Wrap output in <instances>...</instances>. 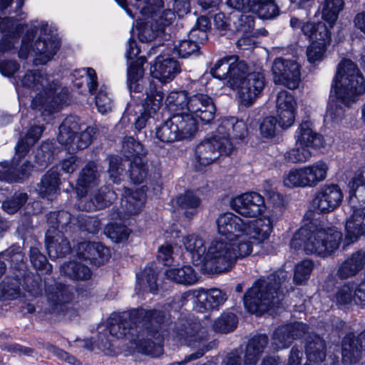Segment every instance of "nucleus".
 <instances>
[{
	"label": "nucleus",
	"instance_id": "obj_38",
	"mask_svg": "<svg viewBox=\"0 0 365 365\" xmlns=\"http://www.w3.org/2000/svg\"><path fill=\"white\" fill-rule=\"evenodd\" d=\"M365 264V254L362 251L353 253L339 267L337 274L341 278H349L356 275Z\"/></svg>",
	"mask_w": 365,
	"mask_h": 365
},
{
	"label": "nucleus",
	"instance_id": "obj_42",
	"mask_svg": "<svg viewBox=\"0 0 365 365\" xmlns=\"http://www.w3.org/2000/svg\"><path fill=\"white\" fill-rule=\"evenodd\" d=\"M310 188L315 187L319 183L324 181L327 177L329 165L319 160L311 165L304 166Z\"/></svg>",
	"mask_w": 365,
	"mask_h": 365
},
{
	"label": "nucleus",
	"instance_id": "obj_1",
	"mask_svg": "<svg viewBox=\"0 0 365 365\" xmlns=\"http://www.w3.org/2000/svg\"><path fill=\"white\" fill-rule=\"evenodd\" d=\"M163 317L161 311L133 309L110 322L108 330L113 336L128 339L138 351L157 357L163 351V337L158 329Z\"/></svg>",
	"mask_w": 365,
	"mask_h": 365
},
{
	"label": "nucleus",
	"instance_id": "obj_47",
	"mask_svg": "<svg viewBox=\"0 0 365 365\" xmlns=\"http://www.w3.org/2000/svg\"><path fill=\"white\" fill-rule=\"evenodd\" d=\"M306 354L309 363L322 361L326 356L324 341L319 336H313L307 341Z\"/></svg>",
	"mask_w": 365,
	"mask_h": 365
},
{
	"label": "nucleus",
	"instance_id": "obj_5",
	"mask_svg": "<svg viewBox=\"0 0 365 365\" xmlns=\"http://www.w3.org/2000/svg\"><path fill=\"white\" fill-rule=\"evenodd\" d=\"M288 281L289 274L284 269L256 280L244 295L245 308L250 313L260 314L277 307L282 299L283 289L287 290Z\"/></svg>",
	"mask_w": 365,
	"mask_h": 365
},
{
	"label": "nucleus",
	"instance_id": "obj_55",
	"mask_svg": "<svg viewBox=\"0 0 365 365\" xmlns=\"http://www.w3.org/2000/svg\"><path fill=\"white\" fill-rule=\"evenodd\" d=\"M130 178L134 183H141L147 178L148 165L143 158L131 160L129 168Z\"/></svg>",
	"mask_w": 365,
	"mask_h": 365
},
{
	"label": "nucleus",
	"instance_id": "obj_58",
	"mask_svg": "<svg viewBox=\"0 0 365 365\" xmlns=\"http://www.w3.org/2000/svg\"><path fill=\"white\" fill-rule=\"evenodd\" d=\"M314 264L312 261L305 259L298 263L294 269V282L297 284H302L309 277L312 272Z\"/></svg>",
	"mask_w": 365,
	"mask_h": 365
},
{
	"label": "nucleus",
	"instance_id": "obj_22",
	"mask_svg": "<svg viewBox=\"0 0 365 365\" xmlns=\"http://www.w3.org/2000/svg\"><path fill=\"white\" fill-rule=\"evenodd\" d=\"M307 330V325L302 322H294L279 327L273 334L272 346L277 351L287 348L293 340L302 337Z\"/></svg>",
	"mask_w": 365,
	"mask_h": 365
},
{
	"label": "nucleus",
	"instance_id": "obj_14",
	"mask_svg": "<svg viewBox=\"0 0 365 365\" xmlns=\"http://www.w3.org/2000/svg\"><path fill=\"white\" fill-rule=\"evenodd\" d=\"M247 65L238 61L235 56H225L218 60L211 68L210 73L215 78L225 81L227 86L237 89L247 78Z\"/></svg>",
	"mask_w": 365,
	"mask_h": 365
},
{
	"label": "nucleus",
	"instance_id": "obj_57",
	"mask_svg": "<svg viewBox=\"0 0 365 365\" xmlns=\"http://www.w3.org/2000/svg\"><path fill=\"white\" fill-rule=\"evenodd\" d=\"M232 31H237L243 34L249 33L255 26L254 18L251 15H232L230 16Z\"/></svg>",
	"mask_w": 365,
	"mask_h": 365
},
{
	"label": "nucleus",
	"instance_id": "obj_56",
	"mask_svg": "<svg viewBox=\"0 0 365 365\" xmlns=\"http://www.w3.org/2000/svg\"><path fill=\"white\" fill-rule=\"evenodd\" d=\"M237 324V318L233 313H223L214 322L212 328L215 331L228 333L233 331Z\"/></svg>",
	"mask_w": 365,
	"mask_h": 365
},
{
	"label": "nucleus",
	"instance_id": "obj_3",
	"mask_svg": "<svg viewBox=\"0 0 365 365\" xmlns=\"http://www.w3.org/2000/svg\"><path fill=\"white\" fill-rule=\"evenodd\" d=\"M331 99L326 112V118L338 123L343 119L346 108L365 93V79L357 66L349 59H343L337 66L333 79Z\"/></svg>",
	"mask_w": 365,
	"mask_h": 365
},
{
	"label": "nucleus",
	"instance_id": "obj_29",
	"mask_svg": "<svg viewBox=\"0 0 365 365\" xmlns=\"http://www.w3.org/2000/svg\"><path fill=\"white\" fill-rule=\"evenodd\" d=\"M201 308L205 310L217 309L227 299L225 292L218 289L210 290L200 289L193 292Z\"/></svg>",
	"mask_w": 365,
	"mask_h": 365
},
{
	"label": "nucleus",
	"instance_id": "obj_32",
	"mask_svg": "<svg viewBox=\"0 0 365 365\" xmlns=\"http://www.w3.org/2000/svg\"><path fill=\"white\" fill-rule=\"evenodd\" d=\"M45 242L51 257H61L71 252L68 241L60 232H52L51 229H48Z\"/></svg>",
	"mask_w": 365,
	"mask_h": 365
},
{
	"label": "nucleus",
	"instance_id": "obj_43",
	"mask_svg": "<svg viewBox=\"0 0 365 365\" xmlns=\"http://www.w3.org/2000/svg\"><path fill=\"white\" fill-rule=\"evenodd\" d=\"M252 12L264 19H271L279 15V9L275 0H252Z\"/></svg>",
	"mask_w": 365,
	"mask_h": 365
},
{
	"label": "nucleus",
	"instance_id": "obj_30",
	"mask_svg": "<svg viewBox=\"0 0 365 365\" xmlns=\"http://www.w3.org/2000/svg\"><path fill=\"white\" fill-rule=\"evenodd\" d=\"M296 145H304L310 148H318L322 145V138L312 128L310 121H303L294 134Z\"/></svg>",
	"mask_w": 365,
	"mask_h": 365
},
{
	"label": "nucleus",
	"instance_id": "obj_35",
	"mask_svg": "<svg viewBox=\"0 0 365 365\" xmlns=\"http://www.w3.org/2000/svg\"><path fill=\"white\" fill-rule=\"evenodd\" d=\"M266 335H257L248 342L245 352V365H256L264 348L267 345Z\"/></svg>",
	"mask_w": 365,
	"mask_h": 365
},
{
	"label": "nucleus",
	"instance_id": "obj_44",
	"mask_svg": "<svg viewBox=\"0 0 365 365\" xmlns=\"http://www.w3.org/2000/svg\"><path fill=\"white\" fill-rule=\"evenodd\" d=\"M47 222L52 232H60L58 227L63 230L69 225H77L78 217H72L67 211L50 212L47 216Z\"/></svg>",
	"mask_w": 365,
	"mask_h": 365
},
{
	"label": "nucleus",
	"instance_id": "obj_48",
	"mask_svg": "<svg viewBox=\"0 0 365 365\" xmlns=\"http://www.w3.org/2000/svg\"><path fill=\"white\" fill-rule=\"evenodd\" d=\"M155 136L158 140L166 143L181 140L172 117L156 128Z\"/></svg>",
	"mask_w": 365,
	"mask_h": 365
},
{
	"label": "nucleus",
	"instance_id": "obj_16",
	"mask_svg": "<svg viewBox=\"0 0 365 365\" xmlns=\"http://www.w3.org/2000/svg\"><path fill=\"white\" fill-rule=\"evenodd\" d=\"M273 79L275 83L289 89H295L300 81L299 65L291 60L277 58L272 66Z\"/></svg>",
	"mask_w": 365,
	"mask_h": 365
},
{
	"label": "nucleus",
	"instance_id": "obj_23",
	"mask_svg": "<svg viewBox=\"0 0 365 365\" xmlns=\"http://www.w3.org/2000/svg\"><path fill=\"white\" fill-rule=\"evenodd\" d=\"M101 171L94 161L87 163L79 172L76 182V193L79 197L93 190L100 183Z\"/></svg>",
	"mask_w": 365,
	"mask_h": 365
},
{
	"label": "nucleus",
	"instance_id": "obj_52",
	"mask_svg": "<svg viewBox=\"0 0 365 365\" xmlns=\"http://www.w3.org/2000/svg\"><path fill=\"white\" fill-rule=\"evenodd\" d=\"M137 277L139 289H142L143 292L154 293L157 290V275L152 268H145Z\"/></svg>",
	"mask_w": 365,
	"mask_h": 365
},
{
	"label": "nucleus",
	"instance_id": "obj_26",
	"mask_svg": "<svg viewBox=\"0 0 365 365\" xmlns=\"http://www.w3.org/2000/svg\"><path fill=\"white\" fill-rule=\"evenodd\" d=\"M180 71V67L177 61L163 56H158L150 67L152 76L164 83L173 80Z\"/></svg>",
	"mask_w": 365,
	"mask_h": 365
},
{
	"label": "nucleus",
	"instance_id": "obj_12",
	"mask_svg": "<svg viewBox=\"0 0 365 365\" xmlns=\"http://www.w3.org/2000/svg\"><path fill=\"white\" fill-rule=\"evenodd\" d=\"M96 133V128L91 126L83 130L76 117L68 116L59 126L57 139L68 151L75 152L87 148Z\"/></svg>",
	"mask_w": 365,
	"mask_h": 365
},
{
	"label": "nucleus",
	"instance_id": "obj_8",
	"mask_svg": "<svg viewBox=\"0 0 365 365\" xmlns=\"http://www.w3.org/2000/svg\"><path fill=\"white\" fill-rule=\"evenodd\" d=\"M349 186L352 192L349 198L352 212L346 220L345 238L354 242L365 235V166L354 175Z\"/></svg>",
	"mask_w": 365,
	"mask_h": 365
},
{
	"label": "nucleus",
	"instance_id": "obj_45",
	"mask_svg": "<svg viewBox=\"0 0 365 365\" xmlns=\"http://www.w3.org/2000/svg\"><path fill=\"white\" fill-rule=\"evenodd\" d=\"M283 184L289 188L310 187L305 170L303 167L292 168L283 175Z\"/></svg>",
	"mask_w": 365,
	"mask_h": 365
},
{
	"label": "nucleus",
	"instance_id": "obj_54",
	"mask_svg": "<svg viewBox=\"0 0 365 365\" xmlns=\"http://www.w3.org/2000/svg\"><path fill=\"white\" fill-rule=\"evenodd\" d=\"M122 153L128 160H133L135 158H142L145 151L143 145L135 140L133 137L124 139L122 146Z\"/></svg>",
	"mask_w": 365,
	"mask_h": 365
},
{
	"label": "nucleus",
	"instance_id": "obj_7",
	"mask_svg": "<svg viewBox=\"0 0 365 365\" xmlns=\"http://www.w3.org/2000/svg\"><path fill=\"white\" fill-rule=\"evenodd\" d=\"M341 239L342 234L336 229L310 223L294 235L290 245L295 249L303 245L307 254L324 258L339 248Z\"/></svg>",
	"mask_w": 365,
	"mask_h": 365
},
{
	"label": "nucleus",
	"instance_id": "obj_59",
	"mask_svg": "<svg viewBox=\"0 0 365 365\" xmlns=\"http://www.w3.org/2000/svg\"><path fill=\"white\" fill-rule=\"evenodd\" d=\"M330 41H314L307 48V56L310 63L321 61L324 55L327 44Z\"/></svg>",
	"mask_w": 365,
	"mask_h": 365
},
{
	"label": "nucleus",
	"instance_id": "obj_63",
	"mask_svg": "<svg viewBox=\"0 0 365 365\" xmlns=\"http://www.w3.org/2000/svg\"><path fill=\"white\" fill-rule=\"evenodd\" d=\"M30 260L36 269L45 270L46 272H51V265L48 263L46 256L41 253L38 248H31Z\"/></svg>",
	"mask_w": 365,
	"mask_h": 365
},
{
	"label": "nucleus",
	"instance_id": "obj_60",
	"mask_svg": "<svg viewBox=\"0 0 365 365\" xmlns=\"http://www.w3.org/2000/svg\"><path fill=\"white\" fill-rule=\"evenodd\" d=\"M107 236L115 242H120L126 239L130 232L128 229L121 224L110 223L105 230Z\"/></svg>",
	"mask_w": 365,
	"mask_h": 365
},
{
	"label": "nucleus",
	"instance_id": "obj_51",
	"mask_svg": "<svg viewBox=\"0 0 365 365\" xmlns=\"http://www.w3.org/2000/svg\"><path fill=\"white\" fill-rule=\"evenodd\" d=\"M296 146L284 153V160L290 163H304L309 161L312 156L310 148L304 145Z\"/></svg>",
	"mask_w": 365,
	"mask_h": 365
},
{
	"label": "nucleus",
	"instance_id": "obj_21",
	"mask_svg": "<svg viewBox=\"0 0 365 365\" xmlns=\"http://www.w3.org/2000/svg\"><path fill=\"white\" fill-rule=\"evenodd\" d=\"M189 113L204 123H210L215 118L216 107L208 95L197 93L190 96Z\"/></svg>",
	"mask_w": 365,
	"mask_h": 365
},
{
	"label": "nucleus",
	"instance_id": "obj_25",
	"mask_svg": "<svg viewBox=\"0 0 365 365\" xmlns=\"http://www.w3.org/2000/svg\"><path fill=\"white\" fill-rule=\"evenodd\" d=\"M88 193V200L86 197H79L78 207L82 210L93 211L103 209L109 206L116 197L115 192L106 187L95 191L92 190Z\"/></svg>",
	"mask_w": 365,
	"mask_h": 365
},
{
	"label": "nucleus",
	"instance_id": "obj_41",
	"mask_svg": "<svg viewBox=\"0 0 365 365\" xmlns=\"http://www.w3.org/2000/svg\"><path fill=\"white\" fill-rule=\"evenodd\" d=\"M165 105L173 115L187 113L189 110L190 97L185 91H171L167 96Z\"/></svg>",
	"mask_w": 365,
	"mask_h": 365
},
{
	"label": "nucleus",
	"instance_id": "obj_15",
	"mask_svg": "<svg viewBox=\"0 0 365 365\" xmlns=\"http://www.w3.org/2000/svg\"><path fill=\"white\" fill-rule=\"evenodd\" d=\"M343 200V193L335 184L320 187L312 200V207L317 213H329L338 207Z\"/></svg>",
	"mask_w": 365,
	"mask_h": 365
},
{
	"label": "nucleus",
	"instance_id": "obj_4",
	"mask_svg": "<svg viewBox=\"0 0 365 365\" xmlns=\"http://www.w3.org/2000/svg\"><path fill=\"white\" fill-rule=\"evenodd\" d=\"M181 242L193 263L200 265L207 274L227 272L233 267L234 252L230 251L227 242L221 239H213L207 247L205 240L196 234L183 236Z\"/></svg>",
	"mask_w": 365,
	"mask_h": 365
},
{
	"label": "nucleus",
	"instance_id": "obj_39",
	"mask_svg": "<svg viewBox=\"0 0 365 365\" xmlns=\"http://www.w3.org/2000/svg\"><path fill=\"white\" fill-rule=\"evenodd\" d=\"M21 279L19 277H6L0 283V299L14 300L24 297Z\"/></svg>",
	"mask_w": 365,
	"mask_h": 365
},
{
	"label": "nucleus",
	"instance_id": "obj_17",
	"mask_svg": "<svg viewBox=\"0 0 365 365\" xmlns=\"http://www.w3.org/2000/svg\"><path fill=\"white\" fill-rule=\"evenodd\" d=\"M232 210L246 217H255L264 208V197L256 192H245L234 197L230 202Z\"/></svg>",
	"mask_w": 365,
	"mask_h": 365
},
{
	"label": "nucleus",
	"instance_id": "obj_62",
	"mask_svg": "<svg viewBox=\"0 0 365 365\" xmlns=\"http://www.w3.org/2000/svg\"><path fill=\"white\" fill-rule=\"evenodd\" d=\"M27 200V195L24 192H16L14 196L2 204L3 209L9 214L19 210Z\"/></svg>",
	"mask_w": 365,
	"mask_h": 365
},
{
	"label": "nucleus",
	"instance_id": "obj_18",
	"mask_svg": "<svg viewBox=\"0 0 365 365\" xmlns=\"http://www.w3.org/2000/svg\"><path fill=\"white\" fill-rule=\"evenodd\" d=\"M146 98L144 101V113L135 121V127L140 130L145 127L146 123L152 114H155L160 110L163 105L164 93L162 88L157 86L154 83L150 82L145 88Z\"/></svg>",
	"mask_w": 365,
	"mask_h": 365
},
{
	"label": "nucleus",
	"instance_id": "obj_28",
	"mask_svg": "<svg viewBox=\"0 0 365 365\" xmlns=\"http://www.w3.org/2000/svg\"><path fill=\"white\" fill-rule=\"evenodd\" d=\"M79 259H88L96 265L106 262L110 257V250L100 242H84L78 247Z\"/></svg>",
	"mask_w": 365,
	"mask_h": 365
},
{
	"label": "nucleus",
	"instance_id": "obj_64",
	"mask_svg": "<svg viewBox=\"0 0 365 365\" xmlns=\"http://www.w3.org/2000/svg\"><path fill=\"white\" fill-rule=\"evenodd\" d=\"M263 190L272 203L279 208L284 205V200L282 195L277 192L276 187L272 180H265L262 185Z\"/></svg>",
	"mask_w": 365,
	"mask_h": 365
},
{
	"label": "nucleus",
	"instance_id": "obj_36",
	"mask_svg": "<svg viewBox=\"0 0 365 365\" xmlns=\"http://www.w3.org/2000/svg\"><path fill=\"white\" fill-rule=\"evenodd\" d=\"M173 121L178 130L181 140L192 138L197 130V120L189 112L184 114L173 115Z\"/></svg>",
	"mask_w": 365,
	"mask_h": 365
},
{
	"label": "nucleus",
	"instance_id": "obj_50",
	"mask_svg": "<svg viewBox=\"0 0 365 365\" xmlns=\"http://www.w3.org/2000/svg\"><path fill=\"white\" fill-rule=\"evenodd\" d=\"M343 7V0H325L322 5V18L332 26Z\"/></svg>",
	"mask_w": 365,
	"mask_h": 365
},
{
	"label": "nucleus",
	"instance_id": "obj_37",
	"mask_svg": "<svg viewBox=\"0 0 365 365\" xmlns=\"http://www.w3.org/2000/svg\"><path fill=\"white\" fill-rule=\"evenodd\" d=\"M165 276L170 281L185 285H192L197 281V273L190 265L180 268L170 267L166 269Z\"/></svg>",
	"mask_w": 365,
	"mask_h": 365
},
{
	"label": "nucleus",
	"instance_id": "obj_24",
	"mask_svg": "<svg viewBox=\"0 0 365 365\" xmlns=\"http://www.w3.org/2000/svg\"><path fill=\"white\" fill-rule=\"evenodd\" d=\"M297 103L293 96L287 91H281L277 97V116L279 126L290 127L295 120Z\"/></svg>",
	"mask_w": 365,
	"mask_h": 365
},
{
	"label": "nucleus",
	"instance_id": "obj_33",
	"mask_svg": "<svg viewBox=\"0 0 365 365\" xmlns=\"http://www.w3.org/2000/svg\"><path fill=\"white\" fill-rule=\"evenodd\" d=\"M80 260L78 258L76 260L63 263L60 268L61 274L76 281L90 279L92 276L91 269Z\"/></svg>",
	"mask_w": 365,
	"mask_h": 365
},
{
	"label": "nucleus",
	"instance_id": "obj_61",
	"mask_svg": "<svg viewBox=\"0 0 365 365\" xmlns=\"http://www.w3.org/2000/svg\"><path fill=\"white\" fill-rule=\"evenodd\" d=\"M109 167L108 173L110 178L115 183H119L123 175L125 168L122 164L121 159L118 156H110L108 158Z\"/></svg>",
	"mask_w": 365,
	"mask_h": 365
},
{
	"label": "nucleus",
	"instance_id": "obj_34",
	"mask_svg": "<svg viewBox=\"0 0 365 365\" xmlns=\"http://www.w3.org/2000/svg\"><path fill=\"white\" fill-rule=\"evenodd\" d=\"M60 175L56 170H48L41 178L38 192L41 197L51 200L59 194Z\"/></svg>",
	"mask_w": 365,
	"mask_h": 365
},
{
	"label": "nucleus",
	"instance_id": "obj_19",
	"mask_svg": "<svg viewBox=\"0 0 365 365\" xmlns=\"http://www.w3.org/2000/svg\"><path fill=\"white\" fill-rule=\"evenodd\" d=\"M264 86V77L261 73H249L237 88L240 103L245 106H251L259 97Z\"/></svg>",
	"mask_w": 365,
	"mask_h": 365
},
{
	"label": "nucleus",
	"instance_id": "obj_13",
	"mask_svg": "<svg viewBox=\"0 0 365 365\" xmlns=\"http://www.w3.org/2000/svg\"><path fill=\"white\" fill-rule=\"evenodd\" d=\"M233 145L225 136L219 135L215 131L210 138L204 139L195 150V160L202 166H207L225 155H230Z\"/></svg>",
	"mask_w": 365,
	"mask_h": 365
},
{
	"label": "nucleus",
	"instance_id": "obj_9",
	"mask_svg": "<svg viewBox=\"0 0 365 365\" xmlns=\"http://www.w3.org/2000/svg\"><path fill=\"white\" fill-rule=\"evenodd\" d=\"M170 336L173 340L185 344L197 351L185 356L184 361L174 363L173 365H182L195 360L212 348L214 344L210 341V335L204 327L198 322H182L175 325Z\"/></svg>",
	"mask_w": 365,
	"mask_h": 365
},
{
	"label": "nucleus",
	"instance_id": "obj_53",
	"mask_svg": "<svg viewBox=\"0 0 365 365\" xmlns=\"http://www.w3.org/2000/svg\"><path fill=\"white\" fill-rule=\"evenodd\" d=\"M354 282H349L336 287L333 299L337 304L346 305L354 303Z\"/></svg>",
	"mask_w": 365,
	"mask_h": 365
},
{
	"label": "nucleus",
	"instance_id": "obj_20",
	"mask_svg": "<svg viewBox=\"0 0 365 365\" xmlns=\"http://www.w3.org/2000/svg\"><path fill=\"white\" fill-rule=\"evenodd\" d=\"M145 200V194L143 190L133 191L125 187L120 202V209L111 214V219L119 218L124 220L132 215L138 214L143 207Z\"/></svg>",
	"mask_w": 365,
	"mask_h": 365
},
{
	"label": "nucleus",
	"instance_id": "obj_31",
	"mask_svg": "<svg viewBox=\"0 0 365 365\" xmlns=\"http://www.w3.org/2000/svg\"><path fill=\"white\" fill-rule=\"evenodd\" d=\"M219 135L225 136L230 140L234 138L243 139L247 134V128L245 122L235 117L222 119L215 130Z\"/></svg>",
	"mask_w": 365,
	"mask_h": 365
},
{
	"label": "nucleus",
	"instance_id": "obj_46",
	"mask_svg": "<svg viewBox=\"0 0 365 365\" xmlns=\"http://www.w3.org/2000/svg\"><path fill=\"white\" fill-rule=\"evenodd\" d=\"M302 32L313 41H330L331 40L330 31L323 23L304 22L302 26Z\"/></svg>",
	"mask_w": 365,
	"mask_h": 365
},
{
	"label": "nucleus",
	"instance_id": "obj_6",
	"mask_svg": "<svg viewBox=\"0 0 365 365\" xmlns=\"http://www.w3.org/2000/svg\"><path fill=\"white\" fill-rule=\"evenodd\" d=\"M21 84L36 92L31 108L43 115L55 112L67 92L53 76L40 71H28L23 77Z\"/></svg>",
	"mask_w": 365,
	"mask_h": 365
},
{
	"label": "nucleus",
	"instance_id": "obj_49",
	"mask_svg": "<svg viewBox=\"0 0 365 365\" xmlns=\"http://www.w3.org/2000/svg\"><path fill=\"white\" fill-rule=\"evenodd\" d=\"M32 167L29 161H25L17 173L14 172L11 167H2L0 168V180L8 182L21 180L28 176Z\"/></svg>",
	"mask_w": 365,
	"mask_h": 365
},
{
	"label": "nucleus",
	"instance_id": "obj_40",
	"mask_svg": "<svg viewBox=\"0 0 365 365\" xmlns=\"http://www.w3.org/2000/svg\"><path fill=\"white\" fill-rule=\"evenodd\" d=\"M44 130L45 127L43 125L31 126L26 135L18 142L15 148L16 155L19 158L25 156L30 148L40 139Z\"/></svg>",
	"mask_w": 365,
	"mask_h": 365
},
{
	"label": "nucleus",
	"instance_id": "obj_11",
	"mask_svg": "<svg viewBox=\"0 0 365 365\" xmlns=\"http://www.w3.org/2000/svg\"><path fill=\"white\" fill-rule=\"evenodd\" d=\"M24 289L31 296L37 297L42 293L43 287L49 304V312L58 313L63 310V305L71 300L68 287L61 283L49 284L43 282L39 276L27 275L24 278Z\"/></svg>",
	"mask_w": 365,
	"mask_h": 365
},
{
	"label": "nucleus",
	"instance_id": "obj_2",
	"mask_svg": "<svg viewBox=\"0 0 365 365\" xmlns=\"http://www.w3.org/2000/svg\"><path fill=\"white\" fill-rule=\"evenodd\" d=\"M216 223L220 236L215 239H221L229 245V249L234 252L233 265L237 259L252 253V239L264 241L272 230V221L267 217L244 221L232 212H225L217 217Z\"/></svg>",
	"mask_w": 365,
	"mask_h": 365
},
{
	"label": "nucleus",
	"instance_id": "obj_27",
	"mask_svg": "<svg viewBox=\"0 0 365 365\" xmlns=\"http://www.w3.org/2000/svg\"><path fill=\"white\" fill-rule=\"evenodd\" d=\"M365 349V331L357 338L353 334H347L342 341L341 355L344 364H354L358 361L361 356V349Z\"/></svg>",
	"mask_w": 365,
	"mask_h": 365
},
{
	"label": "nucleus",
	"instance_id": "obj_10",
	"mask_svg": "<svg viewBox=\"0 0 365 365\" xmlns=\"http://www.w3.org/2000/svg\"><path fill=\"white\" fill-rule=\"evenodd\" d=\"M36 31L34 28L28 31L26 36L22 40L21 53L26 51L32 52L37 56L39 63H46L50 61L59 48V41L56 35V30L49 26L47 23L40 26V37L34 45L29 44L30 38L34 36Z\"/></svg>",
	"mask_w": 365,
	"mask_h": 365
}]
</instances>
